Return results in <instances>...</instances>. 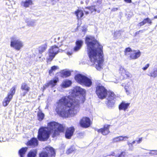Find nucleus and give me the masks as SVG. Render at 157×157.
<instances>
[{"label": "nucleus", "mask_w": 157, "mask_h": 157, "mask_svg": "<svg viewBox=\"0 0 157 157\" xmlns=\"http://www.w3.org/2000/svg\"><path fill=\"white\" fill-rule=\"evenodd\" d=\"M148 75L154 78L156 77L157 76V68L156 69H154V71Z\"/></svg>", "instance_id": "7c9ffc66"}, {"label": "nucleus", "mask_w": 157, "mask_h": 157, "mask_svg": "<svg viewBox=\"0 0 157 157\" xmlns=\"http://www.w3.org/2000/svg\"><path fill=\"white\" fill-rule=\"evenodd\" d=\"M75 79L78 83L87 87H90L92 84V82L90 79L81 74L75 75Z\"/></svg>", "instance_id": "20e7f679"}, {"label": "nucleus", "mask_w": 157, "mask_h": 157, "mask_svg": "<svg viewBox=\"0 0 157 157\" xmlns=\"http://www.w3.org/2000/svg\"><path fill=\"white\" fill-rule=\"evenodd\" d=\"M59 52V49L57 46L56 45L52 46L49 50V58L48 59L50 61H52Z\"/></svg>", "instance_id": "9b49d317"}, {"label": "nucleus", "mask_w": 157, "mask_h": 157, "mask_svg": "<svg viewBox=\"0 0 157 157\" xmlns=\"http://www.w3.org/2000/svg\"><path fill=\"white\" fill-rule=\"evenodd\" d=\"M127 144L128 146V150L131 151H133L134 148L133 145L128 141L127 142Z\"/></svg>", "instance_id": "f704fd0d"}, {"label": "nucleus", "mask_w": 157, "mask_h": 157, "mask_svg": "<svg viewBox=\"0 0 157 157\" xmlns=\"http://www.w3.org/2000/svg\"><path fill=\"white\" fill-rule=\"evenodd\" d=\"M126 153L125 151H122L121 152L120 154L118 155L117 157H125Z\"/></svg>", "instance_id": "ea45409f"}, {"label": "nucleus", "mask_w": 157, "mask_h": 157, "mask_svg": "<svg viewBox=\"0 0 157 157\" xmlns=\"http://www.w3.org/2000/svg\"><path fill=\"white\" fill-rule=\"evenodd\" d=\"M44 116V114L41 112H38L37 114L38 120L40 121H42L43 119Z\"/></svg>", "instance_id": "2f4dec72"}, {"label": "nucleus", "mask_w": 157, "mask_h": 157, "mask_svg": "<svg viewBox=\"0 0 157 157\" xmlns=\"http://www.w3.org/2000/svg\"><path fill=\"white\" fill-rule=\"evenodd\" d=\"M111 155L114 156H115L116 157H117L118 156V155H117V154H115L114 152H112L111 153V154H109L108 155H106V156H104L103 157H106L107 156H111Z\"/></svg>", "instance_id": "79ce46f5"}, {"label": "nucleus", "mask_w": 157, "mask_h": 157, "mask_svg": "<svg viewBox=\"0 0 157 157\" xmlns=\"http://www.w3.org/2000/svg\"><path fill=\"white\" fill-rule=\"evenodd\" d=\"M108 95L106 104L109 108H112L114 106L116 95L113 92L111 91L108 92Z\"/></svg>", "instance_id": "6e6552de"}, {"label": "nucleus", "mask_w": 157, "mask_h": 157, "mask_svg": "<svg viewBox=\"0 0 157 157\" xmlns=\"http://www.w3.org/2000/svg\"><path fill=\"white\" fill-rule=\"evenodd\" d=\"M75 14L78 19L81 18L83 16L84 13L82 11L79 10H77L75 12Z\"/></svg>", "instance_id": "c85d7f7f"}, {"label": "nucleus", "mask_w": 157, "mask_h": 157, "mask_svg": "<svg viewBox=\"0 0 157 157\" xmlns=\"http://www.w3.org/2000/svg\"><path fill=\"white\" fill-rule=\"evenodd\" d=\"M62 74L65 77H67L70 76L71 75L70 71L67 70H63L62 72Z\"/></svg>", "instance_id": "c756f323"}, {"label": "nucleus", "mask_w": 157, "mask_h": 157, "mask_svg": "<svg viewBox=\"0 0 157 157\" xmlns=\"http://www.w3.org/2000/svg\"><path fill=\"white\" fill-rule=\"evenodd\" d=\"M130 105V103H126L124 101H122L119 105V109L120 110H123L125 111Z\"/></svg>", "instance_id": "aec40b11"}, {"label": "nucleus", "mask_w": 157, "mask_h": 157, "mask_svg": "<svg viewBox=\"0 0 157 157\" xmlns=\"http://www.w3.org/2000/svg\"><path fill=\"white\" fill-rule=\"evenodd\" d=\"M132 50L131 48H126L125 51V54L126 55H127L130 54V53H129V52H132Z\"/></svg>", "instance_id": "4c0bfd02"}, {"label": "nucleus", "mask_w": 157, "mask_h": 157, "mask_svg": "<svg viewBox=\"0 0 157 157\" xmlns=\"http://www.w3.org/2000/svg\"><path fill=\"white\" fill-rule=\"evenodd\" d=\"M144 30H140L139 31V32L140 33H143V32H144Z\"/></svg>", "instance_id": "864d4df0"}, {"label": "nucleus", "mask_w": 157, "mask_h": 157, "mask_svg": "<svg viewBox=\"0 0 157 157\" xmlns=\"http://www.w3.org/2000/svg\"><path fill=\"white\" fill-rule=\"evenodd\" d=\"M71 83L72 82L70 80H66L63 82L62 86L63 88H66L70 86Z\"/></svg>", "instance_id": "a878e982"}, {"label": "nucleus", "mask_w": 157, "mask_h": 157, "mask_svg": "<svg viewBox=\"0 0 157 157\" xmlns=\"http://www.w3.org/2000/svg\"><path fill=\"white\" fill-rule=\"evenodd\" d=\"M141 55L139 50H134L130 53V57L132 59H136L139 57Z\"/></svg>", "instance_id": "dca6fc26"}, {"label": "nucleus", "mask_w": 157, "mask_h": 157, "mask_svg": "<svg viewBox=\"0 0 157 157\" xmlns=\"http://www.w3.org/2000/svg\"><path fill=\"white\" fill-rule=\"evenodd\" d=\"M46 151H43L39 154V157H55L56 153L54 149L51 147L45 148Z\"/></svg>", "instance_id": "0eeeda50"}, {"label": "nucleus", "mask_w": 157, "mask_h": 157, "mask_svg": "<svg viewBox=\"0 0 157 157\" xmlns=\"http://www.w3.org/2000/svg\"><path fill=\"white\" fill-rule=\"evenodd\" d=\"M148 154L151 155H157V151H151L148 153Z\"/></svg>", "instance_id": "58836bf2"}, {"label": "nucleus", "mask_w": 157, "mask_h": 157, "mask_svg": "<svg viewBox=\"0 0 157 157\" xmlns=\"http://www.w3.org/2000/svg\"><path fill=\"white\" fill-rule=\"evenodd\" d=\"M37 153V151L36 149L31 150L28 153L27 157H35Z\"/></svg>", "instance_id": "393cba45"}, {"label": "nucleus", "mask_w": 157, "mask_h": 157, "mask_svg": "<svg viewBox=\"0 0 157 157\" xmlns=\"http://www.w3.org/2000/svg\"><path fill=\"white\" fill-rule=\"evenodd\" d=\"M38 144V141L37 139L35 138H32L27 143L28 146H31L33 147H35L37 146Z\"/></svg>", "instance_id": "a211bd4d"}, {"label": "nucleus", "mask_w": 157, "mask_h": 157, "mask_svg": "<svg viewBox=\"0 0 157 157\" xmlns=\"http://www.w3.org/2000/svg\"><path fill=\"white\" fill-rule=\"evenodd\" d=\"M86 91L85 90L79 86L75 87L72 91V96L77 98V96L80 95L82 97V99L85 98Z\"/></svg>", "instance_id": "1a4fd4ad"}, {"label": "nucleus", "mask_w": 157, "mask_h": 157, "mask_svg": "<svg viewBox=\"0 0 157 157\" xmlns=\"http://www.w3.org/2000/svg\"><path fill=\"white\" fill-rule=\"evenodd\" d=\"M102 0H98L97 1V3L100 4L101 3Z\"/></svg>", "instance_id": "8fccbe9b"}, {"label": "nucleus", "mask_w": 157, "mask_h": 157, "mask_svg": "<svg viewBox=\"0 0 157 157\" xmlns=\"http://www.w3.org/2000/svg\"><path fill=\"white\" fill-rule=\"evenodd\" d=\"M142 137L139 138V140L136 141L137 143V144H140V143L142 142Z\"/></svg>", "instance_id": "49530a36"}, {"label": "nucleus", "mask_w": 157, "mask_h": 157, "mask_svg": "<svg viewBox=\"0 0 157 157\" xmlns=\"http://www.w3.org/2000/svg\"><path fill=\"white\" fill-rule=\"evenodd\" d=\"M21 89L23 91L21 93V95L24 97L29 92L30 88L27 83L23 82L21 85Z\"/></svg>", "instance_id": "4468645a"}, {"label": "nucleus", "mask_w": 157, "mask_h": 157, "mask_svg": "<svg viewBox=\"0 0 157 157\" xmlns=\"http://www.w3.org/2000/svg\"><path fill=\"white\" fill-rule=\"evenodd\" d=\"M80 134H83L82 133H80Z\"/></svg>", "instance_id": "680f3d73"}, {"label": "nucleus", "mask_w": 157, "mask_h": 157, "mask_svg": "<svg viewBox=\"0 0 157 157\" xmlns=\"http://www.w3.org/2000/svg\"><path fill=\"white\" fill-rule=\"evenodd\" d=\"M80 101L76 98L70 101L67 97L60 99L58 103L56 111L59 116L68 117L75 115L80 109Z\"/></svg>", "instance_id": "f03ea898"}, {"label": "nucleus", "mask_w": 157, "mask_h": 157, "mask_svg": "<svg viewBox=\"0 0 157 157\" xmlns=\"http://www.w3.org/2000/svg\"><path fill=\"white\" fill-rule=\"evenodd\" d=\"M32 4V0H25V1H22L21 2V5L25 7H28L30 5Z\"/></svg>", "instance_id": "b1692460"}, {"label": "nucleus", "mask_w": 157, "mask_h": 157, "mask_svg": "<svg viewBox=\"0 0 157 157\" xmlns=\"http://www.w3.org/2000/svg\"><path fill=\"white\" fill-rule=\"evenodd\" d=\"M129 138V137L127 136H118L114 138L113 140V142H117L123 141L126 140V139H128Z\"/></svg>", "instance_id": "412c9836"}, {"label": "nucleus", "mask_w": 157, "mask_h": 157, "mask_svg": "<svg viewBox=\"0 0 157 157\" xmlns=\"http://www.w3.org/2000/svg\"><path fill=\"white\" fill-rule=\"evenodd\" d=\"M60 37H58V40H59V39H60Z\"/></svg>", "instance_id": "052dcab7"}, {"label": "nucleus", "mask_w": 157, "mask_h": 157, "mask_svg": "<svg viewBox=\"0 0 157 157\" xmlns=\"http://www.w3.org/2000/svg\"><path fill=\"white\" fill-rule=\"evenodd\" d=\"M119 70L120 72L121 73V75L123 76H124V74L125 72H126V70H125L124 68L121 66L120 67Z\"/></svg>", "instance_id": "c9c22d12"}, {"label": "nucleus", "mask_w": 157, "mask_h": 157, "mask_svg": "<svg viewBox=\"0 0 157 157\" xmlns=\"http://www.w3.org/2000/svg\"><path fill=\"white\" fill-rule=\"evenodd\" d=\"M136 140H134L133 141L132 143H131L133 145L136 143Z\"/></svg>", "instance_id": "5fc2aeb1"}, {"label": "nucleus", "mask_w": 157, "mask_h": 157, "mask_svg": "<svg viewBox=\"0 0 157 157\" xmlns=\"http://www.w3.org/2000/svg\"><path fill=\"white\" fill-rule=\"evenodd\" d=\"M131 83L129 82H128L124 87V89L126 90V92L128 94L130 93L132 88L130 87Z\"/></svg>", "instance_id": "cd10ccee"}, {"label": "nucleus", "mask_w": 157, "mask_h": 157, "mask_svg": "<svg viewBox=\"0 0 157 157\" xmlns=\"http://www.w3.org/2000/svg\"><path fill=\"white\" fill-rule=\"evenodd\" d=\"M114 36L116 37L117 38L120 36V34L119 32H115L114 33Z\"/></svg>", "instance_id": "c03bdc74"}, {"label": "nucleus", "mask_w": 157, "mask_h": 157, "mask_svg": "<svg viewBox=\"0 0 157 157\" xmlns=\"http://www.w3.org/2000/svg\"><path fill=\"white\" fill-rule=\"evenodd\" d=\"M90 120L87 117H84L80 120V126L83 128H87L90 125Z\"/></svg>", "instance_id": "f8f14e48"}, {"label": "nucleus", "mask_w": 157, "mask_h": 157, "mask_svg": "<svg viewBox=\"0 0 157 157\" xmlns=\"http://www.w3.org/2000/svg\"><path fill=\"white\" fill-rule=\"evenodd\" d=\"M149 65H150V64L149 63H148L147 64L145 67H144L143 68H142V69L144 70V71H145L146 70L147 68L149 67Z\"/></svg>", "instance_id": "a18cd8bd"}, {"label": "nucleus", "mask_w": 157, "mask_h": 157, "mask_svg": "<svg viewBox=\"0 0 157 157\" xmlns=\"http://www.w3.org/2000/svg\"><path fill=\"white\" fill-rule=\"evenodd\" d=\"M27 149V147H22L19 150V154L20 157H24V155L25 154Z\"/></svg>", "instance_id": "bb28decb"}, {"label": "nucleus", "mask_w": 157, "mask_h": 157, "mask_svg": "<svg viewBox=\"0 0 157 157\" xmlns=\"http://www.w3.org/2000/svg\"><path fill=\"white\" fill-rule=\"evenodd\" d=\"M118 9L117 8H113L112 9V11H115L117 10Z\"/></svg>", "instance_id": "09e8293b"}, {"label": "nucleus", "mask_w": 157, "mask_h": 157, "mask_svg": "<svg viewBox=\"0 0 157 157\" xmlns=\"http://www.w3.org/2000/svg\"><path fill=\"white\" fill-rule=\"evenodd\" d=\"M58 81V78L56 77L50 80L48 82L46 83L43 86V90L45 89L49 86L51 88H53L56 85V83Z\"/></svg>", "instance_id": "ddd939ff"}, {"label": "nucleus", "mask_w": 157, "mask_h": 157, "mask_svg": "<svg viewBox=\"0 0 157 157\" xmlns=\"http://www.w3.org/2000/svg\"><path fill=\"white\" fill-rule=\"evenodd\" d=\"M146 23H148L151 25L152 23L151 20L149 18L147 17L144 19V20L142 22L139 23L138 25V26L141 27Z\"/></svg>", "instance_id": "4be33fe9"}, {"label": "nucleus", "mask_w": 157, "mask_h": 157, "mask_svg": "<svg viewBox=\"0 0 157 157\" xmlns=\"http://www.w3.org/2000/svg\"><path fill=\"white\" fill-rule=\"evenodd\" d=\"M110 126L109 125H105L104 126L103 128H101L98 130V132H101L104 135H105L108 134L109 132V128Z\"/></svg>", "instance_id": "f3484780"}, {"label": "nucleus", "mask_w": 157, "mask_h": 157, "mask_svg": "<svg viewBox=\"0 0 157 157\" xmlns=\"http://www.w3.org/2000/svg\"><path fill=\"white\" fill-rule=\"evenodd\" d=\"M58 68V67L57 66H54L52 67L51 69L49 70V75H51L53 71H55Z\"/></svg>", "instance_id": "473e14b6"}, {"label": "nucleus", "mask_w": 157, "mask_h": 157, "mask_svg": "<svg viewBox=\"0 0 157 157\" xmlns=\"http://www.w3.org/2000/svg\"><path fill=\"white\" fill-rule=\"evenodd\" d=\"M26 21L28 25H30L31 26H33L34 25V23L36 21L33 20L30 21Z\"/></svg>", "instance_id": "e433bc0d"}, {"label": "nucleus", "mask_w": 157, "mask_h": 157, "mask_svg": "<svg viewBox=\"0 0 157 157\" xmlns=\"http://www.w3.org/2000/svg\"><path fill=\"white\" fill-rule=\"evenodd\" d=\"M88 9L91 12V13H92L93 11H97V8L95 6H92L90 7H87L86 8Z\"/></svg>", "instance_id": "72a5a7b5"}, {"label": "nucleus", "mask_w": 157, "mask_h": 157, "mask_svg": "<svg viewBox=\"0 0 157 157\" xmlns=\"http://www.w3.org/2000/svg\"><path fill=\"white\" fill-rule=\"evenodd\" d=\"M64 127L55 122L49 123L48 127H41L39 129L37 138L40 141L47 140L49 137L50 133L52 134L54 137L59 135L60 132H64Z\"/></svg>", "instance_id": "7ed1b4c3"}, {"label": "nucleus", "mask_w": 157, "mask_h": 157, "mask_svg": "<svg viewBox=\"0 0 157 157\" xmlns=\"http://www.w3.org/2000/svg\"><path fill=\"white\" fill-rule=\"evenodd\" d=\"M84 12L86 15H87L89 13V12L88 11H84Z\"/></svg>", "instance_id": "603ef678"}, {"label": "nucleus", "mask_w": 157, "mask_h": 157, "mask_svg": "<svg viewBox=\"0 0 157 157\" xmlns=\"http://www.w3.org/2000/svg\"><path fill=\"white\" fill-rule=\"evenodd\" d=\"M85 43L90 60L95 64V67L98 70H100L104 61L102 46L92 36H87Z\"/></svg>", "instance_id": "f257e3e1"}, {"label": "nucleus", "mask_w": 157, "mask_h": 157, "mask_svg": "<svg viewBox=\"0 0 157 157\" xmlns=\"http://www.w3.org/2000/svg\"><path fill=\"white\" fill-rule=\"evenodd\" d=\"M67 54L68 55H71L72 54V52H67Z\"/></svg>", "instance_id": "3c124183"}, {"label": "nucleus", "mask_w": 157, "mask_h": 157, "mask_svg": "<svg viewBox=\"0 0 157 157\" xmlns=\"http://www.w3.org/2000/svg\"><path fill=\"white\" fill-rule=\"evenodd\" d=\"M96 93L98 97L101 99L105 98L108 94L107 90L104 86L100 84L97 85L96 87Z\"/></svg>", "instance_id": "39448f33"}, {"label": "nucleus", "mask_w": 157, "mask_h": 157, "mask_svg": "<svg viewBox=\"0 0 157 157\" xmlns=\"http://www.w3.org/2000/svg\"><path fill=\"white\" fill-rule=\"evenodd\" d=\"M16 90V87L15 86L12 87L10 89V91L8 93L7 97L4 99L3 102V105L4 106H6L9 103L12 99L13 96L15 94Z\"/></svg>", "instance_id": "9d476101"}, {"label": "nucleus", "mask_w": 157, "mask_h": 157, "mask_svg": "<svg viewBox=\"0 0 157 157\" xmlns=\"http://www.w3.org/2000/svg\"><path fill=\"white\" fill-rule=\"evenodd\" d=\"M124 1L128 3H130L132 2V0H124Z\"/></svg>", "instance_id": "de8ad7c7"}, {"label": "nucleus", "mask_w": 157, "mask_h": 157, "mask_svg": "<svg viewBox=\"0 0 157 157\" xmlns=\"http://www.w3.org/2000/svg\"><path fill=\"white\" fill-rule=\"evenodd\" d=\"M74 132V128L73 127L67 128L65 133V136L66 138L70 139L73 135Z\"/></svg>", "instance_id": "2eb2a0df"}, {"label": "nucleus", "mask_w": 157, "mask_h": 157, "mask_svg": "<svg viewBox=\"0 0 157 157\" xmlns=\"http://www.w3.org/2000/svg\"><path fill=\"white\" fill-rule=\"evenodd\" d=\"M75 44L76 46L74 47V50L75 52H77L81 49L83 44V42L81 40H78L76 41Z\"/></svg>", "instance_id": "6ab92c4d"}, {"label": "nucleus", "mask_w": 157, "mask_h": 157, "mask_svg": "<svg viewBox=\"0 0 157 157\" xmlns=\"http://www.w3.org/2000/svg\"><path fill=\"white\" fill-rule=\"evenodd\" d=\"M10 2H11L10 3L11 4H13V2L14 4V2L13 1H10Z\"/></svg>", "instance_id": "13d9d810"}, {"label": "nucleus", "mask_w": 157, "mask_h": 157, "mask_svg": "<svg viewBox=\"0 0 157 157\" xmlns=\"http://www.w3.org/2000/svg\"><path fill=\"white\" fill-rule=\"evenodd\" d=\"M154 18L155 19H156V18H157V16H155V17H154Z\"/></svg>", "instance_id": "bf43d9fd"}, {"label": "nucleus", "mask_w": 157, "mask_h": 157, "mask_svg": "<svg viewBox=\"0 0 157 157\" xmlns=\"http://www.w3.org/2000/svg\"><path fill=\"white\" fill-rule=\"evenodd\" d=\"M74 151V149L72 147H71L67 151L66 153L68 154H70L72 152Z\"/></svg>", "instance_id": "a19ab883"}, {"label": "nucleus", "mask_w": 157, "mask_h": 157, "mask_svg": "<svg viewBox=\"0 0 157 157\" xmlns=\"http://www.w3.org/2000/svg\"><path fill=\"white\" fill-rule=\"evenodd\" d=\"M100 10H97V11H97L98 13H100Z\"/></svg>", "instance_id": "6e6d98bb"}, {"label": "nucleus", "mask_w": 157, "mask_h": 157, "mask_svg": "<svg viewBox=\"0 0 157 157\" xmlns=\"http://www.w3.org/2000/svg\"><path fill=\"white\" fill-rule=\"evenodd\" d=\"M47 43L42 45L38 48V51L39 54H41L42 53L44 52L47 49Z\"/></svg>", "instance_id": "5701e85b"}, {"label": "nucleus", "mask_w": 157, "mask_h": 157, "mask_svg": "<svg viewBox=\"0 0 157 157\" xmlns=\"http://www.w3.org/2000/svg\"><path fill=\"white\" fill-rule=\"evenodd\" d=\"M124 77L125 78L129 77H130L131 75L129 73H128V72H127L126 71V72H125V73L124 74Z\"/></svg>", "instance_id": "37998d69"}, {"label": "nucleus", "mask_w": 157, "mask_h": 157, "mask_svg": "<svg viewBox=\"0 0 157 157\" xmlns=\"http://www.w3.org/2000/svg\"><path fill=\"white\" fill-rule=\"evenodd\" d=\"M139 33H140V32H139V31H137V32H136L135 33V34H136V35L139 34Z\"/></svg>", "instance_id": "4d7b16f0"}, {"label": "nucleus", "mask_w": 157, "mask_h": 157, "mask_svg": "<svg viewBox=\"0 0 157 157\" xmlns=\"http://www.w3.org/2000/svg\"><path fill=\"white\" fill-rule=\"evenodd\" d=\"M10 46L14 48L15 49L19 50L23 47V43L20 40L15 36H12L10 38Z\"/></svg>", "instance_id": "423d86ee"}, {"label": "nucleus", "mask_w": 157, "mask_h": 157, "mask_svg": "<svg viewBox=\"0 0 157 157\" xmlns=\"http://www.w3.org/2000/svg\"><path fill=\"white\" fill-rule=\"evenodd\" d=\"M122 86H124V85L123 84H122Z\"/></svg>", "instance_id": "e2e57ef3"}]
</instances>
